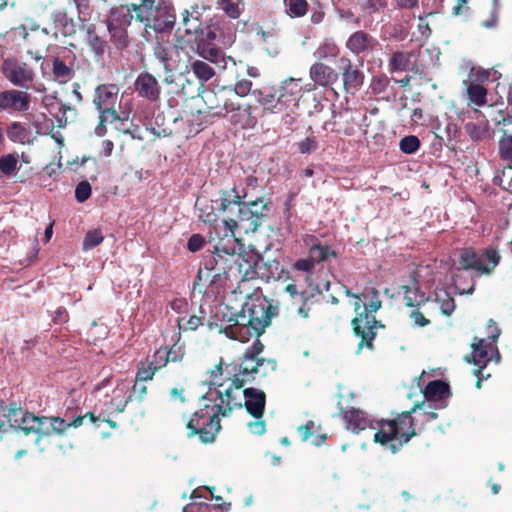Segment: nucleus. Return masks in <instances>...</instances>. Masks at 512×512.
Instances as JSON below:
<instances>
[{
    "label": "nucleus",
    "mask_w": 512,
    "mask_h": 512,
    "mask_svg": "<svg viewBox=\"0 0 512 512\" xmlns=\"http://www.w3.org/2000/svg\"><path fill=\"white\" fill-rule=\"evenodd\" d=\"M264 344L255 340L237 361L226 365L227 378L230 384L218 391L219 413L227 417L234 409L245 408L253 418H262L266 406V394L263 390L249 387L241 391L248 383L256 380L257 375L266 377L277 368L275 359H266L260 354Z\"/></svg>",
    "instance_id": "nucleus-1"
},
{
    "label": "nucleus",
    "mask_w": 512,
    "mask_h": 512,
    "mask_svg": "<svg viewBox=\"0 0 512 512\" xmlns=\"http://www.w3.org/2000/svg\"><path fill=\"white\" fill-rule=\"evenodd\" d=\"M277 308L263 295L260 288L245 296V302L240 311L231 313L228 325L219 326V332L228 338L242 343L248 342L251 337L262 335L271 324L272 317Z\"/></svg>",
    "instance_id": "nucleus-2"
},
{
    "label": "nucleus",
    "mask_w": 512,
    "mask_h": 512,
    "mask_svg": "<svg viewBox=\"0 0 512 512\" xmlns=\"http://www.w3.org/2000/svg\"><path fill=\"white\" fill-rule=\"evenodd\" d=\"M234 250L219 249L205 256L193 283V289L206 295H218L232 286Z\"/></svg>",
    "instance_id": "nucleus-3"
},
{
    "label": "nucleus",
    "mask_w": 512,
    "mask_h": 512,
    "mask_svg": "<svg viewBox=\"0 0 512 512\" xmlns=\"http://www.w3.org/2000/svg\"><path fill=\"white\" fill-rule=\"evenodd\" d=\"M346 294L355 298L353 303L356 316L352 319L351 325L353 333L360 338L358 351L363 348L374 349L373 341L377 335L378 329H384L385 326L374 316L381 307L379 291L374 288H365L360 294L352 293L347 290Z\"/></svg>",
    "instance_id": "nucleus-4"
},
{
    "label": "nucleus",
    "mask_w": 512,
    "mask_h": 512,
    "mask_svg": "<svg viewBox=\"0 0 512 512\" xmlns=\"http://www.w3.org/2000/svg\"><path fill=\"white\" fill-rule=\"evenodd\" d=\"M423 405L424 403L415 404L410 410L397 413L392 419L377 420L376 427H372L377 429L373 438L374 442L381 446H387L392 454L401 451L404 445L419 434L412 414Z\"/></svg>",
    "instance_id": "nucleus-5"
},
{
    "label": "nucleus",
    "mask_w": 512,
    "mask_h": 512,
    "mask_svg": "<svg viewBox=\"0 0 512 512\" xmlns=\"http://www.w3.org/2000/svg\"><path fill=\"white\" fill-rule=\"evenodd\" d=\"M234 33L230 27H224V21H215L203 27L198 38H195L197 54L218 67L226 68L227 60L235 65L231 57H225L217 45L231 46L234 42Z\"/></svg>",
    "instance_id": "nucleus-6"
},
{
    "label": "nucleus",
    "mask_w": 512,
    "mask_h": 512,
    "mask_svg": "<svg viewBox=\"0 0 512 512\" xmlns=\"http://www.w3.org/2000/svg\"><path fill=\"white\" fill-rule=\"evenodd\" d=\"M135 19L156 32H170L176 20L173 6L164 0H141L132 3Z\"/></svg>",
    "instance_id": "nucleus-7"
},
{
    "label": "nucleus",
    "mask_w": 512,
    "mask_h": 512,
    "mask_svg": "<svg viewBox=\"0 0 512 512\" xmlns=\"http://www.w3.org/2000/svg\"><path fill=\"white\" fill-rule=\"evenodd\" d=\"M219 403L209 405L207 403L195 411L186 423L189 438L198 436L203 444L213 443L221 429Z\"/></svg>",
    "instance_id": "nucleus-8"
},
{
    "label": "nucleus",
    "mask_w": 512,
    "mask_h": 512,
    "mask_svg": "<svg viewBox=\"0 0 512 512\" xmlns=\"http://www.w3.org/2000/svg\"><path fill=\"white\" fill-rule=\"evenodd\" d=\"M119 87L113 83L100 84L95 88L93 104L99 112L98 124L95 127L97 136H104L107 132L106 123L119 119L116 106L118 103Z\"/></svg>",
    "instance_id": "nucleus-9"
},
{
    "label": "nucleus",
    "mask_w": 512,
    "mask_h": 512,
    "mask_svg": "<svg viewBox=\"0 0 512 512\" xmlns=\"http://www.w3.org/2000/svg\"><path fill=\"white\" fill-rule=\"evenodd\" d=\"M269 208L262 199L244 202L240 204L237 219L224 220L225 225L234 234L235 229L243 230L244 233L255 232L267 217Z\"/></svg>",
    "instance_id": "nucleus-10"
},
{
    "label": "nucleus",
    "mask_w": 512,
    "mask_h": 512,
    "mask_svg": "<svg viewBox=\"0 0 512 512\" xmlns=\"http://www.w3.org/2000/svg\"><path fill=\"white\" fill-rule=\"evenodd\" d=\"M300 80L289 78L285 80L279 90L271 114H282L286 125H293L297 120L296 109L301 93Z\"/></svg>",
    "instance_id": "nucleus-11"
},
{
    "label": "nucleus",
    "mask_w": 512,
    "mask_h": 512,
    "mask_svg": "<svg viewBox=\"0 0 512 512\" xmlns=\"http://www.w3.org/2000/svg\"><path fill=\"white\" fill-rule=\"evenodd\" d=\"M471 347L472 354L470 357H466V360L467 362H472L477 367L474 374L477 377L476 387L480 388L483 379L490 377V374H483V369L492 360L494 354L497 355V359L500 356L496 345L492 344V342H487L486 339L474 337Z\"/></svg>",
    "instance_id": "nucleus-12"
},
{
    "label": "nucleus",
    "mask_w": 512,
    "mask_h": 512,
    "mask_svg": "<svg viewBox=\"0 0 512 512\" xmlns=\"http://www.w3.org/2000/svg\"><path fill=\"white\" fill-rule=\"evenodd\" d=\"M3 76L14 86L28 90L35 80L33 68L17 58H6L1 66Z\"/></svg>",
    "instance_id": "nucleus-13"
},
{
    "label": "nucleus",
    "mask_w": 512,
    "mask_h": 512,
    "mask_svg": "<svg viewBox=\"0 0 512 512\" xmlns=\"http://www.w3.org/2000/svg\"><path fill=\"white\" fill-rule=\"evenodd\" d=\"M129 388L126 383H118L111 391L105 393L103 399H99L98 406L103 414L110 416L114 413H122L125 411L127 404L132 400V396L128 395Z\"/></svg>",
    "instance_id": "nucleus-14"
},
{
    "label": "nucleus",
    "mask_w": 512,
    "mask_h": 512,
    "mask_svg": "<svg viewBox=\"0 0 512 512\" xmlns=\"http://www.w3.org/2000/svg\"><path fill=\"white\" fill-rule=\"evenodd\" d=\"M31 96L27 90L8 89L0 92V111L26 112L30 108Z\"/></svg>",
    "instance_id": "nucleus-15"
},
{
    "label": "nucleus",
    "mask_w": 512,
    "mask_h": 512,
    "mask_svg": "<svg viewBox=\"0 0 512 512\" xmlns=\"http://www.w3.org/2000/svg\"><path fill=\"white\" fill-rule=\"evenodd\" d=\"M379 41L370 33L364 30H357L353 32L346 40L345 47L355 56H366L373 54Z\"/></svg>",
    "instance_id": "nucleus-16"
},
{
    "label": "nucleus",
    "mask_w": 512,
    "mask_h": 512,
    "mask_svg": "<svg viewBox=\"0 0 512 512\" xmlns=\"http://www.w3.org/2000/svg\"><path fill=\"white\" fill-rule=\"evenodd\" d=\"M339 70L342 75L343 88L347 93H355L364 83V73L350 58L342 56L338 60Z\"/></svg>",
    "instance_id": "nucleus-17"
},
{
    "label": "nucleus",
    "mask_w": 512,
    "mask_h": 512,
    "mask_svg": "<svg viewBox=\"0 0 512 512\" xmlns=\"http://www.w3.org/2000/svg\"><path fill=\"white\" fill-rule=\"evenodd\" d=\"M390 72H412L422 74L423 69L418 64V55L415 51H395L388 61Z\"/></svg>",
    "instance_id": "nucleus-18"
},
{
    "label": "nucleus",
    "mask_w": 512,
    "mask_h": 512,
    "mask_svg": "<svg viewBox=\"0 0 512 512\" xmlns=\"http://www.w3.org/2000/svg\"><path fill=\"white\" fill-rule=\"evenodd\" d=\"M137 95L150 102H156L161 97V86L158 80L149 72L140 73L134 83Z\"/></svg>",
    "instance_id": "nucleus-19"
},
{
    "label": "nucleus",
    "mask_w": 512,
    "mask_h": 512,
    "mask_svg": "<svg viewBox=\"0 0 512 512\" xmlns=\"http://www.w3.org/2000/svg\"><path fill=\"white\" fill-rule=\"evenodd\" d=\"M259 257V254L253 252H245L242 254H236L234 252V260L235 264L233 265L235 270H233V280L238 281L239 279L242 281H248L255 279L256 275V266L253 265V262H257L255 258Z\"/></svg>",
    "instance_id": "nucleus-20"
},
{
    "label": "nucleus",
    "mask_w": 512,
    "mask_h": 512,
    "mask_svg": "<svg viewBox=\"0 0 512 512\" xmlns=\"http://www.w3.org/2000/svg\"><path fill=\"white\" fill-rule=\"evenodd\" d=\"M423 395L429 403L434 404V409H441L447 406V400L452 394L447 383L442 380H433L425 386Z\"/></svg>",
    "instance_id": "nucleus-21"
},
{
    "label": "nucleus",
    "mask_w": 512,
    "mask_h": 512,
    "mask_svg": "<svg viewBox=\"0 0 512 512\" xmlns=\"http://www.w3.org/2000/svg\"><path fill=\"white\" fill-rule=\"evenodd\" d=\"M46 422V417H37L33 413L26 412L15 431L23 432L25 435L35 434L39 440L42 436L50 435Z\"/></svg>",
    "instance_id": "nucleus-22"
},
{
    "label": "nucleus",
    "mask_w": 512,
    "mask_h": 512,
    "mask_svg": "<svg viewBox=\"0 0 512 512\" xmlns=\"http://www.w3.org/2000/svg\"><path fill=\"white\" fill-rule=\"evenodd\" d=\"M309 76L315 86L327 88L332 87L337 82L339 73L331 66L318 61L310 67Z\"/></svg>",
    "instance_id": "nucleus-23"
},
{
    "label": "nucleus",
    "mask_w": 512,
    "mask_h": 512,
    "mask_svg": "<svg viewBox=\"0 0 512 512\" xmlns=\"http://www.w3.org/2000/svg\"><path fill=\"white\" fill-rule=\"evenodd\" d=\"M304 243L309 246L308 255L315 265L327 261L330 257L336 258L338 256V253L331 246L321 244L314 235H306Z\"/></svg>",
    "instance_id": "nucleus-24"
},
{
    "label": "nucleus",
    "mask_w": 512,
    "mask_h": 512,
    "mask_svg": "<svg viewBox=\"0 0 512 512\" xmlns=\"http://www.w3.org/2000/svg\"><path fill=\"white\" fill-rule=\"evenodd\" d=\"M336 134L353 135L354 134V120L348 111H333L330 121L325 122L324 128Z\"/></svg>",
    "instance_id": "nucleus-25"
},
{
    "label": "nucleus",
    "mask_w": 512,
    "mask_h": 512,
    "mask_svg": "<svg viewBox=\"0 0 512 512\" xmlns=\"http://www.w3.org/2000/svg\"><path fill=\"white\" fill-rule=\"evenodd\" d=\"M178 49V46L170 42H156L153 46V55L163 66L165 73H171L176 69L173 55L178 53Z\"/></svg>",
    "instance_id": "nucleus-26"
},
{
    "label": "nucleus",
    "mask_w": 512,
    "mask_h": 512,
    "mask_svg": "<svg viewBox=\"0 0 512 512\" xmlns=\"http://www.w3.org/2000/svg\"><path fill=\"white\" fill-rule=\"evenodd\" d=\"M343 418L347 424V428L353 433H359L370 426V421L365 412L353 407L344 412Z\"/></svg>",
    "instance_id": "nucleus-27"
},
{
    "label": "nucleus",
    "mask_w": 512,
    "mask_h": 512,
    "mask_svg": "<svg viewBox=\"0 0 512 512\" xmlns=\"http://www.w3.org/2000/svg\"><path fill=\"white\" fill-rule=\"evenodd\" d=\"M256 261L253 262V265L256 266V275L255 279H261L264 281H269L270 279H274L279 277V262L276 260H268L265 261L264 258L259 255V257H254Z\"/></svg>",
    "instance_id": "nucleus-28"
},
{
    "label": "nucleus",
    "mask_w": 512,
    "mask_h": 512,
    "mask_svg": "<svg viewBox=\"0 0 512 512\" xmlns=\"http://www.w3.org/2000/svg\"><path fill=\"white\" fill-rule=\"evenodd\" d=\"M75 71L72 63H66L60 57H54L52 60V76L54 81L60 84H66L74 77Z\"/></svg>",
    "instance_id": "nucleus-29"
},
{
    "label": "nucleus",
    "mask_w": 512,
    "mask_h": 512,
    "mask_svg": "<svg viewBox=\"0 0 512 512\" xmlns=\"http://www.w3.org/2000/svg\"><path fill=\"white\" fill-rule=\"evenodd\" d=\"M463 84L466 86L468 106L475 105L481 107L486 104L488 91L483 85L472 83L468 80L463 81Z\"/></svg>",
    "instance_id": "nucleus-30"
},
{
    "label": "nucleus",
    "mask_w": 512,
    "mask_h": 512,
    "mask_svg": "<svg viewBox=\"0 0 512 512\" xmlns=\"http://www.w3.org/2000/svg\"><path fill=\"white\" fill-rule=\"evenodd\" d=\"M132 13V4L115 8L107 20V25L127 28L131 24Z\"/></svg>",
    "instance_id": "nucleus-31"
},
{
    "label": "nucleus",
    "mask_w": 512,
    "mask_h": 512,
    "mask_svg": "<svg viewBox=\"0 0 512 512\" xmlns=\"http://www.w3.org/2000/svg\"><path fill=\"white\" fill-rule=\"evenodd\" d=\"M479 254L480 274H490L500 262V254L495 248L488 247Z\"/></svg>",
    "instance_id": "nucleus-32"
},
{
    "label": "nucleus",
    "mask_w": 512,
    "mask_h": 512,
    "mask_svg": "<svg viewBox=\"0 0 512 512\" xmlns=\"http://www.w3.org/2000/svg\"><path fill=\"white\" fill-rule=\"evenodd\" d=\"M1 406L5 424L7 423L11 428L16 430L26 411H24L15 402L10 403L8 405L1 403Z\"/></svg>",
    "instance_id": "nucleus-33"
},
{
    "label": "nucleus",
    "mask_w": 512,
    "mask_h": 512,
    "mask_svg": "<svg viewBox=\"0 0 512 512\" xmlns=\"http://www.w3.org/2000/svg\"><path fill=\"white\" fill-rule=\"evenodd\" d=\"M256 101L263 107L264 114H271L277 94L272 88L255 89L252 91Z\"/></svg>",
    "instance_id": "nucleus-34"
},
{
    "label": "nucleus",
    "mask_w": 512,
    "mask_h": 512,
    "mask_svg": "<svg viewBox=\"0 0 512 512\" xmlns=\"http://www.w3.org/2000/svg\"><path fill=\"white\" fill-rule=\"evenodd\" d=\"M6 133L8 139L14 143L25 144L30 142V131L24 124L20 122L10 123L7 127Z\"/></svg>",
    "instance_id": "nucleus-35"
},
{
    "label": "nucleus",
    "mask_w": 512,
    "mask_h": 512,
    "mask_svg": "<svg viewBox=\"0 0 512 512\" xmlns=\"http://www.w3.org/2000/svg\"><path fill=\"white\" fill-rule=\"evenodd\" d=\"M216 4L230 19H238L245 7L244 0H217Z\"/></svg>",
    "instance_id": "nucleus-36"
},
{
    "label": "nucleus",
    "mask_w": 512,
    "mask_h": 512,
    "mask_svg": "<svg viewBox=\"0 0 512 512\" xmlns=\"http://www.w3.org/2000/svg\"><path fill=\"white\" fill-rule=\"evenodd\" d=\"M182 26L184 33L186 35L194 36V39L198 38L204 27L200 18L189 11H185V13H183Z\"/></svg>",
    "instance_id": "nucleus-37"
},
{
    "label": "nucleus",
    "mask_w": 512,
    "mask_h": 512,
    "mask_svg": "<svg viewBox=\"0 0 512 512\" xmlns=\"http://www.w3.org/2000/svg\"><path fill=\"white\" fill-rule=\"evenodd\" d=\"M189 68L201 83L208 82L215 76L214 69L202 60L191 61Z\"/></svg>",
    "instance_id": "nucleus-38"
},
{
    "label": "nucleus",
    "mask_w": 512,
    "mask_h": 512,
    "mask_svg": "<svg viewBox=\"0 0 512 512\" xmlns=\"http://www.w3.org/2000/svg\"><path fill=\"white\" fill-rule=\"evenodd\" d=\"M479 254L473 248H465L460 255L459 263L465 270H476L480 273Z\"/></svg>",
    "instance_id": "nucleus-39"
},
{
    "label": "nucleus",
    "mask_w": 512,
    "mask_h": 512,
    "mask_svg": "<svg viewBox=\"0 0 512 512\" xmlns=\"http://www.w3.org/2000/svg\"><path fill=\"white\" fill-rule=\"evenodd\" d=\"M404 289V301L407 307L420 308L425 302L429 300L425 297L424 293H421L418 288H411L409 286H403Z\"/></svg>",
    "instance_id": "nucleus-40"
},
{
    "label": "nucleus",
    "mask_w": 512,
    "mask_h": 512,
    "mask_svg": "<svg viewBox=\"0 0 512 512\" xmlns=\"http://www.w3.org/2000/svg\"><path fill=\"white\" fill-rule=\"evenodd\" d=\"M370 88L374 95L381 96L382 98L389 97L393 91V86L386 75L374 77L371 81Z\"/></svg>",
    "instance_id": "nucleus-41"
},
{
    "label": "nucleus",
    "mask_w": 512,
    "mask_h": 512,
    "mask_svg": "<svg viewBox=\"0 0 512 512\" xmlns=\"http://www.w3.org/2000/svg\"><path fill=\"white\" fill-rule=\"evenodd\" d=\"M87 34L88 45L92 52L96 56H103L107 48V42L96 33L94 25L87 27Z\"/></svg>",
    "instance_id": "nucleus-42"
},
{
    "label": "nucleus",
    "mask_w": 512,
    "mask_h": 512,
    "mask_svg": "<svg viewBox=\"0 0 512 512\" xmlns=\"http://www.w3.org/2000/svg\"><path fill=\"white\" fill-rule=\"evenodd\" d=\"M51 19L56 27H61L63 35H70L73 32L72 19L68 18L65 9L54 10L51 14Z\"/></svg>",
    "instance_id": "nucleus-43"
},
{
    "label": "nucleus",
    "mask_w": 512,
    "mask_h": 512,
    "mask_svg": "<svg viewBox=\"0 0 512 512\" xmlns=\"http://www.w3.org/2000/svg\"><path fill=\"white\" fill-rule=\"evenodd\" d=\"M285 12L291 18H301L308 12L307 0H284Z\"/></svg>",
    "instance_id": "nucleus-44"
},
{
    "label": "nucleus",
    "mask_w": 512,
    "mask_h": 512,
    "mask_svg": "<svg viewBox=\"0 0 512 512\" xmlns=\"http://www.w3.org/2000/svg\"><path fill=\"white\" fill-rule=\"evenodd\" d=\"M212 203L213 200H211L210 202L198 200L196 203V206L198 207L199 211V219L209 224H212L218 220L216 208Z\"/></svg>",
    "instance_id": "nucleus-45"
},
{
    "label": "nucleus",
    "mask_w": 512,
    "mask_h": 512,
    "mask_svg": "<svg viewBox=\"0 0 512 512\" xmlns=\"http://www.w3.org/2000/svg\"><path fill=\"white\" fill-rule=\"evenodd\" d=\"M364 16H372L382 12L387 6V0H357Z\"/></svg>",
    "instance_id": "nucleus-46"
},
{
    "label": "nucleus",
    "mask_w": 512,
    "mask_h": 512,
    "mask_svg": "<svg viewBox=\"0 0 512 512\" xmlns=\"http://www.w3.org/2000/svg\"><path fill=\"white\" fill-rule=\"evenodd\" d=\"M112 43L117 49H124L129 45V37L126 28L107 25Z\"/></svg>",
    "instance_id": "nucleus-47"
},
{
    "label": "nucleus",
    "mask_w": 512,
    "mask_h": 512,
    "mask_svg": "<svg viewBox=\"0 0 512 512\" xmlns=\"http://www.w3.org/2000/svg\"><path fill=\"white\" fill-rule=\"evenodd\" d=\"M340 52L338 45L332 40H325L316 49L314 55L319 61L336 58Z\"/></svg>",
    "instance_id": "nucleus-48"
},
{
    "label": "nucleus",
    "mask_w": 512,
    "mask_h": 512,
    "mask_svg": "<svg viewBox=\"0 0 512 512\" xmlns=\"http://www.w3.org/2000/svg\"><path fill=\"white\" fill-rule=\"evenodd\" d=\"M220 201L221 203L219 206V210L222 212L229 209V207L232 205H237L239 209L240 204L244 203L243 201H241V196L238 194L235 187L230 190L221 191Z\"/></svg>",
    "instance_id": "nucleus-49"
},
{
    "label": "nucleus",
    "mask_w": 512,
    "mask_h": 512,
    "mask_svg": "<svg viewBox=\"0 0 512 512\" xmlns=\"http://www.w3.org/2000/svg\"><path fill=\"white\" fill-rule=\"evenodd\" d=\"M499 154L508 162V169L512 170V134H508L507 131L500 137Z\"/></svg>",
    "instance_id": "nucleus-50"
},
{
    "label": "nucleus",
    "mask_w": 512,
    "mask_h": 512,
    "mask_svg": "<svg viewBox=\"0 0 512 512\" xmlns=\"http://www.w3.org/2000/svg\"><path fill=\"white\" fill-rule=\"evenodd\" d=\"M19 155L10 153L0 157V172L6 176H11L18 169Z\"/></svg>",
    "instance_id": "nucleus-51"
},
{
    "label": "nucleus",
    "mask_w": 512,
    "mask_h": 512,
    "mask_svg": "<svg viewBox=\"0 0 512 512\" xmlns=\"http://www.w3.org/2000/svg\"><path fill=\"white\" fill-rule=\"evenodd\" d=\"M435 302L439 303L441 312L446 316L451 315L456 307L454 299L446 291L436 293Z\"/></svg>",
    "instance_id": "nucleus-52"
},
{
    "label": "nucleus",
    "mask_w": 512,
    "mask_h": 512,
    "mask_svg": "<svg viewBox=\"0 0 512 512\" xmlns=\"http://www.w3.org/2000/svg\"><path fill=\"white\" fill-rule=\"evenodd\" d=\"M165 349V356L167 357L168 363H178L181 362L185 356V347L183 344H179L178 342L174 343L172 346H162Z\"/></svg>",
    "instance_id": "nucleus-53"
},
{
    "label": "nucleus",
    "mask_w": 512,
    "mask_h": 512,
    "mask_svg": "<svg viewBox=\"0 0 512 512\" xmlns=\"http://www.w3.org/2000/svg\"><path fill=\"white\" fill-rule=\"evenodd\" d=\"M104 240V236L99 229L90 230L83 239L82 248L84 251L91 250L100 245Z\"/></svg>",
    "instance_id": "nucleus-54"
},
{
    "label": "nucleus",
    "mask_w": 512,
    "mask_h": 512,
    "mask_svg": "<svg viewBox=\"0 0 512 512\" xmlns=\"http://www.w3.org/2000/svg\"><path fill=\"white\" fill-rule=\"evenodd\" d=\"M157 373L156 369L149 364L148 359L140 361L137 366L136 380L137 382H146L153 379Z\"/></svg>",
    "instance_id": "nucleus-55"
},
{
    "label": "nucleus",
    "mask_w": 512,
    "mask_h": 512,
    "mask_svg": "<svg viewBox=\"0 0 512 512\" xmlns=\"http://www.w3.org/2000/svg\"><path fill=\"white\" fill-rule=\"evenodd\" d=\"M420 140L417 136L409 135L400 140L399 148L405 154H413L420 148Z\"/></svg>",
    "instance_id": "nucleus-56"
},
{
    "label": "nucleus",
    "mask_w": 512,
    "mask_h": 512,
    "mask_svg": "<svg viewBox=\"0 0 512 512\" xmlns=\"http://www.w3.org/2000/svg\"><path fill=\"white\" fill-rule=\"evenodd\" d=\"M251 116V106L247 105L245 108L241 110V112H236L231 115V121L233 124L240 125L242 128L250 126L252 121L250 120Z\"/></svg>",
    "instance_id": "nucleus-57"
},
{
    "label": "nucleus",
    "mask_w": 512,
    "mask_h": 512,
    "mask_svg": "<svg viewBox=\"0 0 512 512\" xmlns=\"http://www.w3.org/2000/svg\"><path fill=\"white\" fill-rule=\"evenodd\" d=\"M203 324L204 319L202 316L191 315L187 320L184 317L178 319V325L180 329H183L184 331H195Z\"/></svg>",
    "instance_id": "nucleus-58"
},
{
    "label": "nucleus",
    "mask_w": 512,
    "mask_h": 512,
    "mask_svg": "<svg viewBox=\"0 0 512 512\" xmlns=\"http://www.w3.org/2000/svg\"><path fill=\"white\" fill-rule=\"evenodd\" d=\"M46 420V426L49 427L50 434L52 432L63 434L69 428V423L60 417H46Z\"/></svg>",
    "instance_id": "nucleus-59"
},
{
    "label": "nucleus",
    "mask_w": 512,
    "mask_h": 512,
    "mask_svg": "<svg viewBox=\"0 0 512 512\" xmlns=\"http://www.w3.org/2000/svg\"><path fill=\"white\" fill-rule=\"evenodd\" d=\"M148 362L153 367V369H156L157 372L166 367L168 360L165 356V349L162 348V346L158 348L152 355L151 360H148Z\"/></svg>",
    "instance_id": "nucleus-60"
},
{
    "label": "nucleus",
    "mask_w": 512,
    "mask_h": 512,
    "mask_svg": "<svg viewBox=\"0 0 512 512\" xmlns=\"http://www.w3.org/2000/svg\"><path fill=\"white\" fill-rule=\"evenodd\" d=\"M19 159H20V165L18 166V171H20L22 169V167L25 166V172L18 175L17 179L19 182L23 183V182H26L30 178V175L32 173V167H30V166L27 167L28 165L31 164V157L29 154H26L23 152L19 156Z\"/></svg>",
    "instance_id": "nucleus-61"
},
{
    "label": "nucleus",
    "mask_w": 512,
    "mask_h": 512,
    "mask_svg": "<svg viewBox=\"0 0 512 512\" xmlns=\"http://www.w3.org/2000/svg\"><path fill=\"white\" fill-rule=\"evenodd\" d=\"M91 185L87 180H83L75 188V198L79 203L85 202L91 196Z\"/></svg>",
    "instance_id": "nucleus-62"
},
{
    "label": "nucleus",
    "mask_w": 512,
    "mask_h": 512,
    "mask_svg": "<svg viewBox=\"0 0 512 512\" xmlns=\"http://www.w3.org/2000/svg\"><path fill=\"white\" fill-rule=\"evenodd\" d=\"M318 148V142L315 137H306L297 143L298 152L301 154H309Z\"/></svg>",
    "instance_id": "nucleus-63"
},
{
    "label": "nucleus",
    "mask_w": 512,
    "mask_h": 512,
    "mask_svg": "<svg viewBox=\"0 0 512 512\" xmlns=\"http://www.w3.org/2000/svg\"><path fill=\"white\" fill-rule=\"evenodd\" d=\"M7 37L12 41H26L29 37V33L26 26L21 24L17 27L11 28L7 32Z\"/></svg>",
    "instance_id": "nucleus-64"
}]
</instances>
